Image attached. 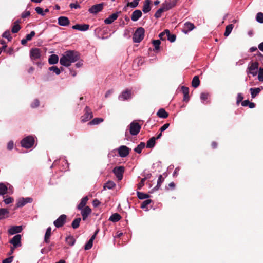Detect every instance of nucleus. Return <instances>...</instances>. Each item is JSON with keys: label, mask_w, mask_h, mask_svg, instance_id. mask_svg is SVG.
Masks as SVG:
<instances>
[{"label": "nucleus", "mask_w": 263, "mask_h": 263, "mask_svg": "<svg viewBox=\"0 0 263 263\" xmlns=\"http://www.w3.org/2000/svg\"><path fill=\"white\" fill-rule=\"evenodd\" d=\"M80 59V54L75 50H68L65 52L60 59L61 65L69 67L72 63L78 61Z\"/></svg>", "instance_id": "f257e3e1"}, {"label": "nucleus", "mask_w": 263, "mask_h": 263, "mask_svg": "<svg viewBox=\"0 0 263 263\" xmlns=\"http://www.w3.org/2000/svg\"><path fill=\"white\" fill-rule=\"evenodd\" d=\"M145 30L142 27L138 28L133 34V40L134 43H140L144 36Z\"/></svg>", "instance_id": "f03ea898"}, {"label": "nucleus", "mask_w": 263, "mask_h": 263, "mask_svg": "<svg viewBox=\"0 0 263 263\" xmlns=\"http://www.w3.org/2000/svg\"><path fill=\"white\" fill-rule=\"evenodd\" d=\"M34 142V137L32 136H28L23 138L21 143L22 147L26 148H30L33 146Z\"/></svg>", "instance_id": "7ed1b4c3"}, {"label": "nucleus", "mask_w": 263, "mask_h": 263, "mask_svg": "<svg viewBox=\"0 0 263 263\" xmlns=\"http://www.w3.org/2000/svg\"><path fill=\"white\" fill-rule=\"evenodd\" d=\"M42 56V50L37 48H32L30 50V57L32 61L40 60Z\"/></svg>", "instance_id": "20e7f679"}, {"label": "nucleus", "mask_w": 263, "mask_h": 263, "mask_svg": "<svg viewBox=\"0 0 263 263\" xmlns=\"http://www.w3.org/2000/svg\"><path fill=\"white\" fill-rule=\"evenodd\" d=\"M141 129V126L135 121L132 122L129 125L130 134L133 136L138 135Z\"/></svg>", "instance_id": "39448f33"}, {"label": "nucleus", "mask_w": 263, "mask_h": 263, "mask_svg": "<svg viewBox=\"0 0 263 263\" xmlns=\"http://www.w3.org/2000/svg\"><path fill=\"white\" fill-rule=\"evenodd\" d=\"M104 6V4L103 3L94 5L88 9V12L93 14H97L103 10Z\"/></svg>", "instance_id": "423d86ee"}, {"label": "nucleus", "mask_w": 263, "mask_h": 263, "mask_svg": "<svg viewBox=\"0 0 263 263\" xmlns=\"http://www.w3.org/2000/svg\"><path fill=\"white\" fill-rule=\"evenodd\" d=\"M125 168L123 166H116L113 170V173L115 174L119 180H121L123 178V173Z\"/></svg>", "instance_id": "0eeeda50"}, {"label": "nucleus", "mask_w": 263, "mask_h": 263, "mask_svg": "<svg viewBox=\"0 0 263 263\" xmlns=\"http://www.w3.org/2000/svg\"><path fill=\"white\" fill-rule=\"evenodd\" d=\"M132 97V91L128 89L122 91L121 95L119 96V100L121 101H125L131 99Z\"/></svg>", "instance_id": "6e6552de"}, {"label": "nucleus", "mask_w": 263, "mask_h": 263, "mask_svg": "<svg viewBox=\"0 0 263 263\" xmlns=\"http://www.w3.org/2000/svg\"><path fill=\"white\" fill-rule=\"evenodd\" d=\"M85 114L81 117V121L83 122H87L93 117L92 112L89 107L86 106L85 107Z\"/></svg>", "instance_id": "1a4fd4ad"}, {"label": "nucleus", "mask_w": 263, "mask_h": 263, "mask_svg": "<svg viewBox=\"0 0 263 263\" xmlns=\"http://www.w3.org/2000/svg\"><path fill=\"white\" fill-rule=\"evenodd\" d=\"M66 218L67 216L65 214H62L54 221L53 224L58 228L62 227L65 223Z\"/></svg>", "instance_id": "9d476101"}, {"label": "nucleus", "mask_w": 263, "mask_h": 263, "mask_svg": "<svg viewBox=\"0 0 263 263\" xmlns=\"http://www.w3.org/2000/svg\"><path fill=\"white\" fill-rule=\"evenodd\" d=\"M33 201V199L30 197L21 198H19L16 204L17 208L24 206L28 203H31Z\"/></svg>", "instance_id": "9b49d317"}, {"label": "nucleus", "mask_w": 263, "mask_h": 263, "mask_svg": "<svg viewBox=\"0 0 263 263\" xmlns=\"http://www.w3.org/2000/svg\"><path fill=\"white\" fill-rule=\"evenodd\" d=\"M21 240V235L17 234L9 241V243L12 244L14 248H17L22 245Z\"/></svg>", "instance_id": "f8f14e48"}, {"label": "nucleus", "mask_w": 263, "mask_h": 263, "mask_svg": "<svg viewBox=\"0 0 263 263\" xmlns=\"http://www.w3.org/2000/svg\"><path fill=\"white\" fill-rule=\"evenodd\" d=\"M130 149L125 145H122L118 148V154L121 157H125L128 155Z\"/></svg>", "instance_id": "ddd939ff"}, {"label": "nucleus", "mask_w": 263, "mask_h": 263, "mask_svg": "<svg viewBox=\"0 0 263 263\" xmlns=\"http://www.w3.org/2000/svg\"><path fill=\"white\" fill-rule=\"evenodd\" d=\"M194 28L195 26L193 23L190 22H187L184 23L182 31L185 34H187L189 32L192 31Z\"/></svg>", "instance_id": "4468645a"}, {"label": "nucleus", "mask_w": 263, "mask_h": 263, "mask_svg": "<svg viewBox=\"0 0 263 263\" xmlns=\"http://www.w3.org/2000/svg\"><path fill=\"white\" fill-rule=\"evenodd\" d=\"M258 65L259 64L257 62H252L251 65L248 68L249 70V72L253 76L257 74V72L254 71L258 69Z\"/></svg>", "instance_id": "2eb2a0df"}, {"label": "nucleus", "mask_w": 263, "mask_h": 263, "mask_svg": "<svg viewBox=\"0 0 263 263\" xmlns=\"http://www.w3.org/2000/svg\"><path fill=\"white\" fill-rule=\"evenodd\" d=\"M177 1L178 0H172L170 2H167L166 1H165L162 4V6H163V7L165 8V10L167 11L175 7L176 5Z\"/></svg>", "instance_id": "dca6fc26"}, {"label": "nucleus", "mask_w": 263, "mask_h": 263, "mask_svg": "<svg viewBox=\"0 0 263 263\" xmlns=\"http://www.w3.org/2000/svg\"><path fill=\"white\" fill-rule=\"evenodd\" d=\"M81 214L82 216L83 220H85L86 218L88 217V215L91 213V209L89 206H86L84 208L81 209Z\"/></svg>", "instance_id": "f3484780"}, {"label": "nucleus", "mask_w": 263, "mask_h": 263, "mask_svg": "<svg viewBox=\"0 0 263 263\" xmlns=\"http://www.w3.org/2000/svg\"><path fill=\"white\" fill-rule=\"evenodd\" d=\"M70 21L67 17L60 16L58 18V24L62 26H67L69 25Z\"/></svg>", "instance_id": "a211bd4d"}, {"label": "nucleus", "mask_w": 263, "mask_h": 263, "mask_svg": "<svg viewBox=\"0 0 263 263\" xmlns=\"http://www.w3.org/2000/svg\"><path fill=\"white\" fill-rule=\"evenodd\" d=\"M121 13V12H117L112 14L111 15H110L108 18L105 19L104 23L106 24H111L114 21H115L118 17V14Z\"/></svg>", "instance_id": "6ab92c4d"}, {"label": "nucleus", "mask_w": 263, "mask_h": 263, "mask_svg": "<svg viewBox=\"0 0 263 263\" xmlns=\"http://www.w3.org/2000/svg\"><path fill=\"white\" fill-rule=\"evenodd\" d=\"M151 0H145L143 2L142 11L144 13H147L151 11Z\"/></svg>", "instance_id": "aec40b11"}, {"label": "nucleus", "mask_w": 263, "mask_h": 263, "mask_svg": "<svg viewBox=\"0 0 263 263\" xmlns=\"http://www.w3.org/2000/svg\"><path fill=\"white\" fill-rule=\"evenodd\" d=\"M23 228L22 226H12L8 230V232L11 235L18 233L22 232Z\"/></svg>", "instance_id": "412c9836"}, {"label": "nucleus", "mask_w": 263, "mask_h": 263, "mask_svg": "<svg viewBox=\"0 0 263 263\" xmlns=\"http://www.w3.org/2000/svg\"><path fill=\"white\" fill-rule=\"evenodd\" d=\"M142 13L141 10H136L132 13L131 19L133 21L136 22L142 16Z\"/></svg>", "instance_id": "4be33fe9"}, {"label": "nucleus", "mask_w": 263, "mask_h": 263, "mask_svg": "<svg viewBox=\"0 0 263 263\" xmlns=\"http://www.w3.org/2000/svg\"><path fill=\"white\" fill-rule=\"evenodd\" d=\"M88 24H76L72 27V29L78 30L81 31H86L89 29Z\"/></svg>", "instance_id": "5701e85b"}, {"label": "nucleus", "mask_w": 263, "mask_h": 263, "mask_svg": "<svg viewBox=\"0 0 263 263\" xmlns=\"http://www.w3.org/2000/svg\"><path fill=\"white\" fill-rule=\"evenodd\" d=\"M181 90L182 91V93H183V101L185 102H188L190 97H189V88L185 86H182Z\"/></svg>", "instance_id": "b1692460"}, {"label": "nucleus", "mask_w": 263, "mask_h": 263, "mask_svg": "<svg viewBox=\"0 0 263 263\" xmlns=\"http://www.w3.org/2000/svg\"><path fill=\"white\" fill-rule=\"evenodd\" d=\"M20 23H21V21L20 20H17L15 21L13 23V26L12 27V29H11V31L12 33H17L20 31V30L21 29V26L20 25Z\"/></svg>", "instance_id": "393cba45"}, {"label": "nucleus", "mask_w": 263, "mask_h": 263, "mask_svg": "<svg viewBox=\"0 0 263 263\" xmlns=\"http://www.w3.org/2000/svg\"><path fill=\"white\" fill-rule=\"evenodd\" d=\"M157 115L161 118L166 119L168 117V114L164 108H160L157 112Z\"/></svg>", "instance_id": "a878e982"}, {"label": "nucleus", "mask_w": 263, "mask_h": 263, "mask_svg": "<svg viewBox=\"0 0 263 263\" xmlns=\"http://www.w3.org/2000/svg\"><path fill=\"white\" fill-rule=\"evenodd\" d=\"M88 200V198L87 196H85L82 198L81 202L78 204L77 208L78 210H81L83 208H84L87 203V201Z\"/></svg>", "instance_id": "bb28decb"}, {"label": "nucleus", "mask_w": 263, "mask_h": 263, "mask_svg": "<svg viewBox=\"0 0 263 263\" xmlns=\"http://www.w3.org/2000/svg\"><path fill=\"white\" fill-rule=\"evenodd\" d=\"M59 57L56 54L51 55L48 59V62L50 64H55L58 62Z\"/></svg>", "instance_id": "cd10ccee"}, {"label": "nucleus", "mask_w": 263, "mask_h": 263, "mask_svg": "<svg viewBox=\"0 0 263 263\" xmlns=\"http://www.w3.org/2000/svg\"><path fill=\"white\" fill-rule=\"evenodd\" d=\"M155 137H152L151 138L147 141L146 143V147L149 148H152L154 147L156 143Z\"/></svg>", "instance_id": "c85d7f7f"}, {"label": "nucleus", "mask_w": 263, "mask_h": 263, "mask_svg": "<svg viewBox=\"0 0 263 263\" xmlns=\"http://www.w3.org/2000/svg\"><path fill=\"white\" fill-rule=\"evenodd\" d=\"M51 234V228L50 227H48L46 231L45 237H44V241L46 243H48L49 242V239Z\"/></svg>", "instance_id": "c756f323"}, {"label": "nucleus", "mask_w": 263, "mask_h": 263, "mask_svg": "<svg viewBox=\"0 0 263 263\" xmlns=\"http://www.w3.org/2000/svg\"><path fill=\"white\" fill-rule=\"evenodd\" d=\"M200 80L198 76H195L192 81V86L194 88L198 87L200 85Z\"/></svg>", "instance_id": "7c9ffc66"}, {"label": "nucleus", "mask_w": 263, "mask_h": 263, "mask_svg": "<svg viewBox=\"0 0 263 263\" xmlns=\"http://www.w3.org/2000/svg\"><path fill=\"white\" fill-rule=\"evenodd\" d=\"M121 216L118 213H114L111 215L109 217V220L112 222H117L120 220Z\"/></svg>", "instance_id": "2f4dec72"}, {"label": "nucleus", "mask_w": 263, "mask_h": 263, "mask_svg": "<svg viewBox=\"0 0 263 263\" xmlns=\"http://www.w3.org/2000/svg\"><path fill=\"white\" fill-rule=\"evenodd\" d=\"M261 91L260 88H251L250 91L252 98H254Z\"/></svg>", "instance_id": "473e14b6"}, {"label": "nucleus", "mask_w": 263, "mask_h": 263, "mask_svg": "<svg viewBox=\"0 0 263 263\" xmlns=\"http://www.w3.org/2000/svg\"><path fill=\"white\" fill-rule=\"evenodd\" d=\"M165 32L166 33V36L168 41L171 42H174L175 41L176 38V35L175 34H171L169 30L165 29Z\"/></svg>", "instance_id": "72a5a7b5"}, {"label": "nucleus", "mask_w": 263, "mask_h": 263, "mask_svg": "<svg viewBox=\"0 0 263 263\" xmlns=\"http://www.w3.org/2000/svg\"><path fill=\"white\" fill-rule=\"evenodd\" d=\"M164 181V178L163 177L162 175H160L158 177L157 185L153 189L155 190H158L161 186L162 183Z\"/></svg>", "instance_id": "f704fd0d"}, {"label": "nucleus", "mask_w": 263, "mask_h": 263, "mask_svg": "<svg viewBox=\"0 0 263 263\" xmlns=\"http://www.w3.org/2000/svg\"><path fill=\"white\" fill-rule=\"evenodd\" d=\"M145 144L143 142H140V143L134 148V151L138 154H140L142 150L145 147Z\"/></svg>", "instance_id": "c9c22d12"}, {"label": "nucleus", "mask_w": 263, "mask_h": 263, "mask_svg": "<svg viewBox=\"0 0 263 263\" xmlns=\"http://www.w3.org/2000/svg\"><path fill=\"white\" fill-rule=\"evenodd\" d=\"M81 220L80 217L75 218L72 222L71 227L74 229H77L80 226Z\"/></svg>", "instance_id": "e433bc0d"}, {"label": "nucleus", "mask_w": 263, "mask_h": 263, "mask_svg": "<svg viewBox=\"0 0 263 263\" xmlns=\"http://www.w3.org/2000/svg\"><path fill=\"white\" fill-rule=\"evenodd\" d=\"M66 243L69 245L72 246L74 245L76 240L72 236H68L66 238L65 240Z\"/></svg>", "instance_id": "4c0bfd02"}, {"label": "nucleus", "mask_w": 263, "mask_h": 263, "mask_svg": "<svg viewBox=\"0 0 263 263\" xmlns=\"http://www.w3.org/2000/svg\"><path fill=\"white\" fill-rule=\"evenodd\" d=\"M166 10H165V8L163 7V6H162V7L159 8L155 13V15H154V16L157 18H158L159 17H161V14L162 13L164 12V11H166Z\"/></svg>", "instance_id": "58836bf2"}, {"label": "nucleus", "mask_w": 263, "mask_h": 263, "mask_svg": "<svg viewBox=\"0 0 263 263\" xmlns=\"http://www.w3.org/2000/svg\"><path fill=\"white\" fill-rule=\"evenodd\" d=\"M234 25L233 24H229L226 27L225 32L224 33V36H228L231 32Z\"/></svg>", "instance_id": "ea45409f"}, {"label": "nucleus", "mask_w": 263, "mask_h": 263, "mask_svg": "<svg viewBox=\"0 0 263 263\" xmlns=\"http://www.w3.org/2000/svg\"><path fill=\"white\" fill-rule=\"evenodd\" d=\"M137 197L140 199H144L148 198L150 197V196L148 194L143 193L142 192H140L139 191L137 192Z\"/></svg>", "instance_id": "a19ab883"}, {"label": "nucleus", "mask_w": 263, "mask_h": 263, "mask_svg": "<svg viewBox=\"0 0 263 263\" xmlns=\"http://www.w3.org/2000/svg\"><path fill=\"white\" fill-rule=\"evenodd\" d=\"M116 184L112 181H108L104 185V189L107 188L108 189H112L115 187Z\"/></svg>", "instance_id": "79ce46f5"}, {"label": "nucleus", "mask_w": 263, "mask_h": 263, "mask_svg": "<svg viewBox=\"0 0 263 263\" xmlns=\"http://www.w3.org/2000/svg\"><path fill=\"white\" fill-rule=\"evenodd\" d=\"M7 187L2 183H0V195H4L7 192Z\"/></svg>", "instance_id": "37998d69"}, {"label": "nucleus", "mask_w": 263, "mask_h": 263, "mask_svg": "<svg viewBox=\"0 0 263 263\" xmlns=\"http://www.w3.org/2000/svg\"><path fill=\"white\" fill-rule=\"evenodd\" d=\"M103 121V119L102 118H96L93 119L92 121L89 122V124L90 125H97Z\"/></svg>", "instance_id": "c03bdc74"}, {"label": "nucleus", "mask_w": 263, "mask_h": 263, "mask_svg": "<svg viewBox=\"0 0 263 263\" xmlns=\"http://www.w3.org/2000/svg\"><path fill=\"white\" fill-rule=\"evenodd\" d=\"M2 37L7 39L8 41H11L12 39V36H11L10 31L8 30H6L3 33Z\"/></svg>", "instance_id": "a18cd8bd"}, {"label": "nucleus", "mask_w": 263, "mask_h": 263, "mask_svg": "<svg viewBox=\"0 0 263 263\" xmlns=\"http://www.w3.org/2000/svg\"><path fill=\"white\" fill-rule=\"evenodd\" d=\"M9 213V211L6 209L2 208L0 209V220L5 218L6 214Z\"/></svg>", "instance_id": "49530a36"}, {"label": "nucleus", "mask_w": 263, "mask_h": 263, "mask_svg": "<svg viewBox=\"0 0 263 263\" xmlns=\"http://www.w3.org/2000/svg\"><path fill=\"white\" fill-rule=\"evenodd\" d=\"M152 43L155 47V50H158L160 49L161 42L159 40H153Z\"/></svg>", "instance_id": "de8ad7c7"}, {"label": "nucleus", "mask_w": 263, "mask_h": 263, "mask_svg": "<svg viewBox=\"0 0 263 263\" xmlns=\"http://www.w3.org/2000/svg\"><path fill=\"white\" fill-rule=\"evenodd\" d=\"M152 202L151 199H147L144 201L142 204H141V208L145 209L147 207V206L149 204Z\"/></svg>", "instance_id": "09e8293b"}, {"label": "nucleus", "mask_w": 263, "mask_h": 263, "mask_svg": "<svg viewBox=\"0 0 263 263\" xmlns=\"http://www.w3.org/2000/svg\"><path fill=\"white\" fill-rule=\"evenodd\" d=\"M49 70L50 71H53L57 75H59L61 72L60 69L58 68L57 66H51L49 68Z\"/></svg>", "instance_id": "8fccbe9b"}, {"label": "nucleus", "mask_w": 263, "mask_h": 263, "mask_svg": "<svg viewBox=\"0 0 263 263\" xmlns=\"http://www.w3.org/2000/svg\"><path fill=\"white\" fill-rule=\"evenodd\" d=\"M139 1H137L136 0H135L134 1L132 2H128L126 4V6H129L132 8H135L139 4Z\"/></svg>", "instance_id": "3c124183"}, {"label": "nucleus", "mask_w": 263, "mask_h": 263, "mask_svg": "<svg viewBox=\"0 0 263 263\" xmlns=\"http://www.w3.org/2000/svg\"><path fill=\"white\" fill-rule=\"evenodd\" d=\"M256 21L260 23H263V13L262 12L257 14Z\"/></svg>", "instance_id": "603ef678"}, {"label": "nucleus", "mask_w": 263, "mask_h": 263, "mask_svg": "<svg viewBox=\"0 0 263 263\" xmlns=\"http://www.w3.org/2000/svg\"><path fill=\"white\" fill-rule=\"evenodd\" d=\"M93 241L91 240H89L87 243L85 245L84 249L86 250H89L92 247Z\"/></svg>", "instance_id": "864d4df0"}, {"label": "nucleus", "mask_w": 263, "mask_h": 263, "mask_svg": "<svg viewBox=\"0 0 263 263\" xmlns=\"http://www.w3.org/2000/svg\"><path fill=\"white\" fill-rule=\"evenodd\" d=\"M35 35V32L34 31H31V32L29 34H28L26 35L25 38L28 41H30L32 40V37L34 36Z\"/></svg>", "instance_id": "5fc2aeb1"}, {"label": "nucleus", "mask_w": 263, "mask_h": 263, "mask_svg": "<svg viewBox=\"0 0 263 263\" xmlns=\"http://www.w3.org/2000/svg\"><path fill=\"white\" fill-rule=\"evenodd\" d=\"M40 105V101L38 99H35L33 100V102L31 104L32 108H36Z\"/></svg>", "instance_id": "6e6d98bb"}, {"label": "nucleus", "mask_w": 263, "mask_h": 263, "mask_svg": "<svg viewBox=\"0 0 263 263\" xmlns=\"http://www.w3.org/2000/svg\"><path fill=\"white\" fill-rule=\"evenodd\" d=\"M35 11L39 14H40L42 16H44L45 15L43 9L40 7H36Z\"/></svg>", "instance_id": "4d7b16f0"}, {"label": "nucleus", "mask_w": 263, "mask_h": 263, "mask_svg": "<svg viewBox=\"0 0 263 263\" xmlns=\"http://www.w3.org/2000/svg\"><path fill=\"white\" fill-rule=\"evenodd\" d=\"M243 99V97L242 95L240 93H238L237 95L236 103L237 104H239L240 102H242Z\"/></svg>", "instance_id": "13d9d810"}, {"label": "nucleus", "mask_w": 263, "mask_h": 263, "mask_svg": "<svg viewBox=\"0 0 263 263\" xmlns=\"http://www.w3.org/2000/svg\"><path fill=\"white\" fill-rule=\"evenodd\" d=\"M145 181V178H142L141 181L138 184L137 188L138 190H140L144 185V182Z\"/></svg>", "instance_id": "bf43d9fd"}, {"label": "nucleus", "mask_w": 263, "mask_h": 263, "mask_svg": "<svg viewBox=\"0 0 263 263\" xmlns=\"http://www.w3.org/2000/svg\"><path fill=\"white\" fill-rule=\"evenodd\" d=\"M13 256H10L4 259L2 263H11L13 261Z\"/></svg>", "instance_id": "052dcab7"}, {"label": "nucleus", "mask_w": 263, "mask_h": 263, "mask_svg": "<svg viewBox=\"0 0 263 263\" xmlns=\"http://www.w3.org/2000/svg\"><path fill=\"white\" fill-rule=\"evenodd\" d=\"M208 96H209V93H205V92H202L200 95V99L203 101H205L208 99Z\"/></svg>", "instance_id": "680f3d73"}, {"label": "nucleus", "mask_w": 263, "mask_h": 263, "mask_svg": "<svg viewBox=\"0 0 263 263\" xmlns=\"http://www.w3.org/2000/svg\"><path fill=\"white\" fill-rule=\"evenodd\" d=\"M30 15V12L29 11L23 12L21 14V17L23 18H25Z\"/></svg>", "instance_id": "e2e57ef3"}, {"label": "nucleus", "mask_w": 263, "mask_h": 263, "mask_svg": "<svg viewBox=\"0 0 263 263\" xmlns=\"http://www.w3.org/2000/svg\"><path fill=\"white\" fill-rule=\"evenodd\" d=\"M166 36V33L165 32V30L163 32L160 33L159 35V37L162 41L165 40Z\"/></svg>", "instance_id": "0e129e2a"}, {"label": "nucleus", "mask_w": 263, "mask_h": 263, "mask_svg": "<svg viewBox=\"0 0 263 263\" xmlns=\"http://www.w3.org/2000/svg\"><path fill=\"white\" fill-rule=\"evenodd\" d=\"M69 7L71 9H72V8L77 9V8H80L81 7L80 5L77 3H71L69 5Z\"/></svg>", "instance_id": "69168bd1"}, {"label": "nucleus", "mask_w": 263, "mask_h": 263, "mask_svg": "<svg viewBox=\"0 0 263 263\" xmlns=\"http://www.w3.org/2000/svg\"><path fill=\"white\" fill-rule=\"evenodd\" d=\"M101 204V202L97 199H95L92 201V205L94 207H97Z\"/></svg>", "instance_id": "338daca9"}, {"label": "nucleus", "mask_w": 263, "mask_h": 263, "mask_svg": "<svg viewBox=\"0 0 263 263\" xmlns=\"http://www.w3.org/2000/svg\"><path fill=\"white\" fill-rule=\"evenodd\" d=\"M169 126H170V124L169 123H165L162 127H161V128H160V131L161 132L164 131L167 128H168Z\"/></svg>", "instance_id": "774afa93"}]
</instances>
